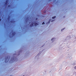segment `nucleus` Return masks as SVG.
Returning a JSON list of instances; mask_svg holds the SVG:
<instances>
[{
  "mask_svg": "<svg viewBox=\"0 0 76 76\" xmlns=\"http://www.w3.org/2000/svg\"><path fill=\"white\" fill-rule=\"evenodd\" d=\"M34 25L35 26H37V25H38V24L37 23H35Z\"/></svg>",
  "mask_w": 76,
  "mask_h": 76,
  "instance_id": "39448f33",
  "label": "nucleus"
},
{
  "mask_svg": "<svg viewBox=\"0 0 76 76\" xmlns=\"http://www.w3.org/2000/svg\"><path fill=\"white\" fill-rule=\"evenodd\" d=\"M53 21H54V20H51V22H53Z\"/></svg>",
  "mask_w": 76,
  "mask_h": 76,
  "instance_id": "dca6fc26",
  "label": "nucleus"
},
{
  "mask_svg": "<svg viewBox=\"0 0 76 76\" xmlns=\"http://www.w3.org/2000/svg\"><path fill=\"white\" fill-rule=\"evenodd\" d=\"M54 1L55 2H56V0H54Z\"/></svg>",
  "mask_w": 76,
  "mask_h": 76,
  "instance_id": "f3484780",
  "label": "nucleus"
},
{
  "mask_svg": "<svg viewBox=\"0 0 76 76\" xmlns=\"http://www.w3.org/2000/svg\"><path fill=\"white\" fill-rule=\"evenodd\" d=\"M15 21H11L10 22L11 23H13V22H15Z\"/></svg>",
  "mask_w": 76,
  "mask_h": 76,
  "instance_id": "6e6552de",
  "label": "nucleus"
},
{
  "mask_svg": "<svg viewBox=\"0 0 76 76\" xmlns=\"http://www.w3.org/2000/svg\"><path fill=\"white\" fill-rule=\"evenodd\" d=\"M12 75H10V76H11Z\"/></svg>",
  "mask_w": 76,
  "mask_h": 76,
  "instance_id": "4be33fe9",
  "label": "nucleus"
},
{
  "mask_svg": "<svg viewBox=\"0 0 76 76\" xmlns=\"http://www.w3.org/2000/svg\"><path fill=\"white\" fill-rule=\"evenodd\" d=\"M12 36H15V35L16 33L15 32H13V30L12 31Z\"/></svg>",
  "mask_w": 76,
  "mask_h": 76,
  "instance_id": "7ed1b4c3",
  "label": "nucleus"
},
{
  "mask_svg": "<svg viewBox=\"0 0 76 76\" xmlns=\"http://www.w3.org/2000/svg\"><path fill=\"white\" fill-rule=\"evenodd\" d=\"M1 19H0V21H1Z\"/></svg>",
  "mask_w": 76,
  "mask_h": 76,
  "instance_id": "6ab92c4d",
  "label": "nucleus"
},
{
  "mask_svg": "<svg viewBox=\"0 0 76 76\" xmlns=\"http://www.w3.org/2000/svg\"><path fill=\"white\" fill-rule=\"evenodd\" d=\"M30 27H32L33 26V23H31V24L30 25Z\"/></svg>",
  "mask_w": 76,
  "mask_h": 76,
  "instance_id": "423d86ee",
  "label": "nucleus"
},
{
  "mask_svg": "<svg viewBox=\"0 0 76 76\" xmlns=\"http://www.w3.org/2000/svg\"><path fill=\"white\" fill-rule=\"evenodd\" d=\"M10 17L9 16V17L7 18L8 20H9L10 19Z\"/></svg>",
  "mask_w": 76,
  "mask_h": 76,
  "instance_id": "1a4fd4ad",
  "label": "nucleus"
},
{
  "mask_svg": "<svg viewBox=\"0 0 76 76\" xmlns=\"http://www.w3.org/2000/svg\"><path fill=\"white\" fill-rule=\"evenodd\" d=\"M26 19H28V18H26Z\"/></svg>",
  "mask_w": 76,
  "mask_h": 76,
  "instance_id": "aec40b11",
  "label": "nucleus"
},
{
  "mask_svg": "<svg viewBox=\"0 0 76 76\" xmlns=\"http://www.w3.org/2000/svg\"><path fill=\"white\" fill-rule=\"evenodd\" d=\"M50 20H49V21H48V23H50Z\"/></svg>",
  "mask_w": 76,
  "mask_h": 76,
  "instance_id": "f8f14e48",
  "label": "nucleus"
},
{
  "mask_svg": "<svg viewBox=\"0 0 76 76\" xmlns=\"http://www.w3.org/2000/svg\"><path fill=\"white\" fill-rule=\"evenodd\" d=\"M16 58H14V57H12L11 58V61L12 62H13L14 61H16Z\"/></svg>",
  "mask_w": 76,
  "mask_h": 76,
  "instance_id": "f03ea898",
  "label": "nucleus"
},
{
  "mask_svg": "<svg viewBox=\"0 0 76 76\" xmlns=\"http://www.w3.org/2000/svg\"><path fill=\"white\" fill-rule=\"evenodd\" d=\"M46 12V11H44V13H45Z\"/></svg>",
  "mask_w": 76,
  "mask_h": 76,
  "instance_id": "a211bd4d",
  "label": "nucleus"
},
{
  "mask_svg": "<svg viewBox=\"0 0 76 76\" xmlns=\"http://www.w3.org/2000/svg\"><path fill=\"white\" fill-rule=\"evenodd\" d=\"M54 39V38H53L52 39H51V41H53V39Z\"/></svg>",
  "mask_w": 76,
  "mask_h": 76,
  "instance_id": "ddd939ff",
  "label": "nucleus"
},
{
  "mask_svg": "<svg viewBox=\"0 0 76 76\" xmlns=\"http://www.w3.org/2000/svg\"><path fill=\"white\" fill-rule=\"evenodd\" d=\"M44 24H45V23H44V22H43L42 23V25H44Z\"/></svg>",
  "mask_w": 76,
  "mask_h": 76,
  "instance_id": "9b49d317",
  "label": "nucleus"
},
{
  "mask_svg": "<svg viewBox=\"0 0 76 76\" xmlns=\"http://www.w3.org/2000/svg\"><path fill=\"white\" fill-rule=\"evenodd\" d=\"M5 63H7L9 61V60L10 59V56H7V57H5Z\"/></svg>",
  "mask_w": 76,
  "mask_h": 76,
  "instance_id": "f257e3e1",
  "label": "nucleus"
},
{
  "mask_svg": "<svg viewBox=\"0 0 76 76\" xmlns=\"http://www.w3.org/2000/svg\"><path fill=\"white\" fill-rule=\"evenodd\" d=\"M64 29H65V28H64L62 29L61 30V31H63V30H64Z\"/></svg>",
  "mask_w": 76,
  "mask_h": 76,
  "instance_id": "9d476101",
  "label": "nucleus"
},
{
  "mask_svg": "<svg viewBox=\"0 0 76 76\" xmlns=\"http://www.w3.org/2000/svg\"><path fill=\"white\" fill-rule=\"evenodd\" d=\"M56 18V16H54V17H52V18L53 19H55Z\"/></svg>",
  "mask_w": 76,
  "mask_h": 76,
  "instance_id": "0eeeda50",
  "label": "nucleus"
},
{
  "mask_svg": "<svg viewBox=\"0 0 76 76\" xmlns=\"http://www.w3.org/2000/svg\"><path fill=\"white\" fill-rule=\"evenodd\" d=\"M36 20H38V18H36Z\"/></svg>",
  "mask_w": 76,
  "mask_h": 76,
  "instance_id": "4468645a",
  "label": "nucleus"
},
{
  "mask_svg": "<svg viewBox=\"0 0 76 76\" xmlns=\"http://www.w3.org/2000/svg\"><path fill=\"white\" fill-rule=\"evenodd\" d=\"M8 7H10V5H8Z\"/></svg>",
  "mask_w": 76,
  "mask_h": 76,
  "instance_id": "2eb2a0df",
  "label": "nucleus"
},
{
  "mask_svg": "<svg viewBox=\"0 0 76 76\" xmlns=\"http://www.w3.org/2000/svg\"><path fill=\"white\" fill-rule=\"evenodd\" d=\"M15 55H16V54H14V56H15Z\"/></svg>",
  "mask_w": 76,
  "mask_h": 76,
  "instance_id": "412c9836",
  "label": "nucleus"
},
{
  "mask_svg": "<svg viewBox=\"0 0 76 76\" xmlns=\"http://www.w3.org/2000/svg\"><path fill=\"white\" fill-rule=\"evenodd\" d=\"M7 3H8V0H7L6 1V3L5 4V6H7Z\"/></svg>",
  "mask_w": 76,
  "mask_h": 76,
  "instance_id": "20e7f679",
  "label": "nucleus"
}]
</instances>
